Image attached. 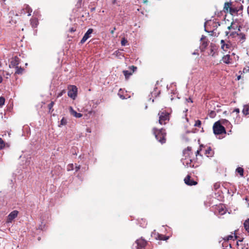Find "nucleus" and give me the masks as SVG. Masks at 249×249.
<instances>
[{"instance_id": "7", "label": "nucleus", "mask_w": 249, "mask_h": 249, "mask_svg": "<svg viewBox=\"0 0 249 249\" xmlns=\"http://www.w3.org/2000/svg\"><path fill=\"white\" fill-rule=\"evenodd\" d=\"M229 36L235 38L236 40L241 41L242 42H243L246 39L245 35L242 33L239 34L236 32H232L230 33Z\"/></svg>"}, {"instance_id": "41", "label": "nucleus", "mask_w": 249, "mask_h": 249, "mask_svg": "<svg viewBox=\"0 0 249 249\" xmlns=\"http://www.w3.org/2000/svg\"><path fill=\"white\" fill-rule=\"evenodd\" d=\"M239 111H239V109H238V108H235V109L233 111V112H236L237 113H239Z\"/></svg>"}, {"instance_id": "44", "label": "nucleus", "mask_w": 249, "mask_h": 249, "mask_svg": "<svg viewBox=\"0 0 249 249\" xmlns=\"http://www.w3.org/2000/svg\"><path fill=\"white\" fill-rule=\"evenodd\" d=\"M186 101H187V102H191V103H192V102H193V101H192V100H191V98H189V99H186Z\"/></svg>"}, {"instance_id": "34", "label": "nucleus", "mask_w": 249, "mask_h": 249, "mask_svg": "<svg viewBox=\"0 0 249 249\" xmlns=\"http://www.w3.org/2000/svg\"><path fill=\"white\" fill-rule=\"evenodd\" d=\"M54 105V102H51V103L48 105V108L49 109V110L51 111L52 107H53Z\"/></svg>"}, {"instance_id": "21", "label": "nucleus", "mask_w": 249, "mask_h": 249, "mask_svg": "<svg viewBox=\"0 0 249 249\" xmlns=\"http://www.w3.org/2000/svg\"><path fill=\"white\" fill-rule=\"evenodd\" d=\"M244 225L245 230L249 232V218L245 221Z\"/></svg>"}, {"instance_id": "49", "label": "nucleus", "mask_w": 249, "mask_h": 249, "mask_svg": "<svg viewBox=\"0 0 249 249\" xmlns=\"http://www.w3.org/2000/svg\"><path fill=\"white\" fill-rule=\"evenodd\" d=\"M69 166H70V168H71V169H72V166H73V165L71 164V165H70Z\"/></svg>"}, {"instance_id": "30", "label": "nucleus", "mask_w": 249, "mask_h": 249, "mask_svg": "<svg viewBox=\"0 0 249 249\" xmlns=\"http://www.w3.org/2000/svg\"><path fill=\"white\" fill-rule=\"evenodd\" d=\"M220 124H230L229 122L225 119H222L220 120Z\"/></svg>"}, {"instance_id": "40", "label": "nucleus", "mask_w": 249, "mask_h": 249, "mask_svg": "<svg viewBox=\"0 0 249 249\" xmlns=\"http://www.w3.org/2000/svg\"><path fill=\"white\" fill-rule=\"evenodd\" d=\"M76 5L77 6V7H80V6H81V0H79L78 1V2H77V5Z\"/></svg>"}, {"instance_id": "35", "label": "nucleus", "mask_w": 249, "mask_h": 249, "mask_svg": "<svg viewBox=\"0 0 249 249\" xmlns=\"http://www.w3.org/2000/svg\"><path fill=\"white\" fill-rule=\"evenodd\" d=\"M64 93H65V90H62L60 92H59L57 95V97H61Z\"/></svg>"}, {"instance_id": "15", "label": "nucleus", "mask_w": 249, "mask_h": 249, "mask_svg": "<svg viewBox=\"0 0 249 249\" xmlns=\"http://www.w3.org/2000/svg\"><path fill=\"white\" fill-rule=\"evenodd\" d=\"M222 61L226 64H229L231 63V58L229 54L224 55L222 58Z\"/></svg>"}, {"instance_id": "12", "label": "nucleus", "mask_w": 249, "mask_h": 249, "mask_svg": "<svg viewBox=\"0 0 249 249\" xmlns=\"http://www.w3.org/2000/svg\"><path fill=\"white\" fill-rule=\"evenodd\" d=\"M184 182L185 183L187 184V185H190V186H192V185H196L197 184V182L194 181V180H191L190 179V177L188 175L185 178H184Z\"/></svg>"}, {"instance_id": "29", "label": "nucleus", "mask_w": 249, "mask_h": 249, "mask_svg": "<svg viewBox=\"0 0 249 249\" xmlns=\"http://www.w3.org/2000/svg\"><path fill=\"white\" fill-rule=\"evenodd\" d=\"M5 146V144L3 140L0 138V149H2Z\"/></svg>"}, {"instance_id": "38", "label": "nucleus", "mask_w": 249, "mask_h": 249, "mask_svg": "<svg viewBox=\"0 0 249 249\" xmlns=\"http://www.w3.org/2000/svg\"><path fill=\"white\" fill-rule=\"evenodd\" d=\"M129 68L132 70L133 72H134L137 69V68L134 66L130 67Z\"/></svg>"}, {"instance_id": "26", "label": "nucleus", "mask_w": 249, "mask_h": 249, "mask_svg": "<svg viewBox=\"0 0 249 249\" xmlns=\"http://www.w3.org/2000/svg\"><path fill=\"white\" fill-rule=\"evenodd\" d=\"M211 151L212 149L210 147H209L207 150H206V155H207L208 157L212 156V154L211 153Z\"/></svg>"}, {"instance_id": "4", "label": "nucleus", "mask_w": 249, "mask_h": 249, "mask_svg": "<svg viewBox=\"0 0 249 249\" xmlns=\"http://www.w3.org/2000/svg\"><path fill=\"white\" fill-rule=\"evenodd\" d=\"M147 242L142 238L137 239L133 244L132 249H144Z\"/></svg>"}, {"instance_id": "45", "label": "nucleus", "mask_w": 249, "mask_h": 249, "mask_svg": "<svg viewBox=\"0 0 249 249\" xmlns=\"http://www.w3.org/2000/svg\"><path fill=\"white\" fill-rule=\"evenodd\" d=\"M118 95L120 96V98L122 99H124V97L123 96L120 94V93H118Z\"/></svg>"}, {"instance_id": "56", "label": "nucleus", "mask_w": 249, "mask_h": 249, "mask_svg": "<svg viewBox=\"0 0 249 249\" xmlns=\"http://www.w3.org/2000/svg\"><path fill=\"white\" fill-rule=\"evenodd\" d=\"M8 75H9V74L7 73V76H8Z\"/></svg>"}, {"instance_id": "11", "label": "nucleus", "mask_w": 249, "mask_h": 249, "mask_svg": "<svg viewBox=\"0 0 249 249\" xmlns=\"http://www.w3.org/2000/svg\"><path fill=\"white\" fill-rule=\"evenodd\" d=\"M93 32L92 29H89L85 33L82 39L81 40V43L83 44L86 41V40L90 37V35Z\"/></svg>"}, {"instance_id": "33", "label": "nucleus", "mask_w": 249, "mask_h": 249, "mask_svg": "<svg viewBox=\"0 0 249 249\" xmlns=\"http://www.w3.org/2000/svg\"><path fill=\"white\" fill-rule=\"evenodd\" d=\"M201 121L200 120H198L196 121L195 126H197V127H200L201 125Z\"/></svg>"}, {"instance_id": "16", "label": "nucleus", "mask_w": 249, "mask_h": 249, "mask_svg": "<svg viewBox=\"0 0 249 249\" xmlns=\"http://www.w3.org/2000/svg\"><path fill=\"white\" fill-rule=\"evenodd\" d=\"M242 112L245 115L249 114V105H245L244 106L243 109L242 110Z\"/></svg>"}, {"instance_id": "31", "label": "nucleus", "mask_w": 249, "mask_h": 249, "mask_svg": "<svg viewBox=\"0 0 249 249\" xmlns=\"http://www.w3.org/2000/svg\"><path fill=\"white\" fill-rule=\"evenodd\" d=\"M127 43V40L125 38H123L121 41V45L122 46H125Z\"/></svg>"}, {"instance_id": "9", "label": "nucleus", "mask_w": 249, "mask_h": 249, "mask_svg": "<svg viewBox=\"0 0 249 249\" xmlns=\"http://www.w3.org/2000/svg\"><path fill=\"white\" fill-rule=\"evenodd\" d=\"M19 63V59L18 57L15 56L14 57L12 58L10 60V64L9 65V67L10 68H16L18 66Z\"/></svg>"}, {"instance_id": "48", "label": "nucleus", "mask_w": 249, "mask_h": 249, "mask_svg": "<svg viewBox=\"0 0 249 249\" xmlns=\"http://www.w3.org/2000/svg\"><path fill=\"white\" fill-rule=\"evenodd\" d=\"M87 132L90 133L91 132L90 129L89 128L87 129Z\"/></svg>"}, {"instance_id": "55", "label": "nucleus", "mask_w": 249, "mask_h": 249, "mask_svg": "<svg viewBox=\"0 0 249 249\" xmlns=\"http://www.w3.org/2000/svg\"><path fill=\"white\" fill-rule=\"evenodd\" d=\"M68 170H71V169H70V168H68Z\"/></svg>"}, {"instance_id": "39", "label": "nucleus", "mask_w": 249, "mask_h": 249, "mask_svg": "<svg viewBox=\"0 0 249 249\" xmlns=\"http://www.w3.org/2000/svg\"><path fill=\"white\" fill-rule=\"evenodd\" d=\"M66 121L64 119H62L61 121V124L64 125L66 124Z\"/></svg>"}, {"instance_id": "6", "label": "nucleus", "mask_w": 249, "mask_h": 249, "mask_svg": "<svg viewBox=\"0 0 249 249\" xmlns=\"http://www.w3.org/2000/svg\"><path fill=\"white\" fill-rule=\"evenodd\" d=\"M159 123L160 124H165L169 120V114L164 111H160L159 113Z\"/></svg>"}, {"instance_id": "54", "label": "nucleus", "mask_w": 249, "mask_h": 249, "mask_svg": "<svg viewBox=\"0 0 249 249\" xmlns=\"http://www.w3.org/2000/svg\"><path fill=\"white\" fill-rule=\"evenodd\" d=\"M226 35L228 36L229 33L227 32H226Z\"/></svg>"}, {"instance_id": "8", "label": "nucleus", "mask_w": 249, "mask_h": 249, "mask_svg": "<svg viewBox=\"0 0 249 249\" xmlns=\"http://www.w3.org/2000/svg\"><path fill=\"white\" fill-rule=\"evenodd\" d=\"M68 96L74 99L77 96V89L76 86H70L69 88Z\"/></svg>"}, {"instance_id": "5", "label": "nucleus", "mask_w": 249, "mask_h": 249, "mask_svg": "<svg viewBox=\"0 0 249 249\" xmlns=\"http://www.w3.org/2000/svg\"><path fill=\"white\" fill-rule=\"evenodd\" d=\"M213 133L215 135H219L222 133H226V130L224 126L220 124V122H215L213 125Z\"/></svg>"}, {"instance_id": "17", "label": "nucleus", "mask_w": 249, "mask_h": 249, "mask_svg": "<svg viewBox=\"0 0 249 249\" xmlns=\"http://www.w3.org/2000/svg\"><path fill=\"white\" fill-rule=\"evenodd\" d=\"M218 211L219 214L220 215H223L226 213V210L223 206H218Z\"/></svg>"}, {"instance_id": "52", "label": "nucleus", "mask_w": 249, "mask_h": 249, "mask_svg": "<svg viewBox=\"0 0 249 249\" xmlns=\"http://www.w3.org/2000/svg\"><path fill=\"white\" fill-rule=\"evenodd\" d=\"M76 168H77L76 170L77 171L78 170L80 169V166H79L78 167H76Z\"/></svg>"}, {"instance_id": "3", "label": "nucleus", "mask_w": 249, "mask_h": 249, "mask_svg": "<svg viewBox=\"0 0 249 249\" xmlns=\"http://www.w3.org/2000/svg\"><path fill=\"white\" fill-rule=\"evenodd\" d=\"M220 47L223 53L230 52L232 49L231 44L227 40L221 39L220 40Z\"/></svg>"}, {"instance_id": "18", "label": "nucleus", "mask_w": 249, "mask_h": 249, "mask_svg": "<svg viewBox=\"0 0 249 249\" xmlns=\"http://www.w3.org/2000/svg\"><path fill=\"white\" fill-rule=\"evenodd\" d=\"M236 238V236L235 235H233L232 234L229 235L228 236H227L225 237L223 239L225 241H229L230 240H234V239Z\"/></svg>"}, {"instance_id": "13", "label": "nucleus", "mask_w": 249, "mask_h": 249, "mask_svg": "<svg viewBox=\"0 0 249 249\" xmlns=\"http://www.w3.org/2000/svg\"><path fill=\"white\" fill-rule=\"evenodd\" d=\"M70 112L71 114L75 117V118H81L82 116V114L80 113H77L76 111H75L72 107H70Z\"/></svg>"}, {"instance_id": "10", "label": "nucleus", "mask_w": 249, "mask_h": 249, "mask_svg": "<svg viewBox=\"0 0 249 249\" xmlns=\"http://www.w3.org/2000/svg\"><path fill=\"white\" fill-rule=\"evenodd\" d=\"M18 213V212L17 210H15L12 211L10 214L8 215L7 219V222L11 223L12 221L17 217Z\"/></svg>"}, {"instance_id": "27", "label": "nucleus", "mask_w": 249, "mask_h": 249, "mask_svg": "<svg viewBox=\"0 0 249 249\" xmlns=\"http://www.w3.org/2000/svg\"><path fill=\"white\" fill-rule=\"evenodd\" d=\"M159 237H160V239L161 240H167L169 238V236H166L162 235H160Z\"/></svg>"}, {"instance_id": "58", "label": "nucleus", "mask_w": 249, "mask_h": 249, "mask_svg": "<svg viewBox=\"0 0 249 249\" xmlns=\"http://www.w3.org/2000/svg\"><path fill=\"white\" fill-rule=\"evenodd\" d=\"M185 154H187V152L186 151H185Z\"/></svg>"}, {"instance_id": "24", "label": "nucleus", "mask_w": 249, "mask_h": 249, "mask_svg": "<svg viewBox=\"0 0 249 249\" xmlns=\"http://www.w3.org/2000/svg\"><path fill=\"white\" fill-rule=\"evenodd\" d=\"M24 10H26V11L27 12V13H28L27 16H30L31 15V13L32 12V10L28 6H26V8H25L24 11Z\"/></svg>"}, {"instance_id": "57", "label": "nucleus", "mask_w": 249, "mask_h": 249, "mask_svg": "<svg viewBox=\"0 0 249 249\" xmlns=\"http://www.w3.org/2000/svg\"><path fill=\"white\" fill-rule=\"evenodd\" d=\"M8 75H9V74L7 73V76H8Z\"/></svg>"}, {"instance_id": "37", "label": "nucleus", "mask_w": 249, "mask_h": 249, "mask_svg": "<svg viewBox=\"0 0 249 249\" xmlns=\"http://www.w3.org/2000/svg\"><path fill=\"white\" fill-rule=\"evenodd\" d=\"M114 54L115 55L117 56H119L121 55V53L119 51H116L114 53Z\"/></svg>"}, {"instance_id": "1", "label": "nucleus", "mask_w": 249, "mask_h": 249, "mask_svg": "<svg viewBox=\"0 0 249 249\" xmlns=\"http://www.w3.org/2000/svg\"><path fill=\"white\" fill-rule=\"evenodd\" d=\"M243 6L240 2H226L224 3V7L221 13L226 15L230 14L240 15L242 13Z\"/></svg>"}, {"instance_id": "51", "label": "nucleus", "mask_w": 249, "mask_h": 249, "mask_svg": "<svg viewBox=\"0 0 249 249\" xmlns=\"http://www.w3.org/2000/svg\"><path fill=\"white\" fill-rule=\"evenodd\" d=\"M143 1L144 3H147L148 2L147 0H143Z\"/></svg>"}, {"instance_id": "2", "label": "nucleus", "mask_w": 249, "mask_h": 249, "mask_svg": "<svg viewBox=\"0 0 249 249\" xmlns=\"http://www.w3.org/2000/svg\"><path fill=\"white\" fill-rule=\"evenodd\" d=\"M154 133L155 134V137L159 142H160L161 143H164L165 142V136L166 133L165 132L164 130L161 129H153Z\"/></svg>"}, {"instance_id": "20", "label": "nucleus", "mask_w": 249, "mask_h": 249, "mask_svg": "<svg viewBox=\"0 0 249 249\" xmlns=\"http://www.w3.org/2000/svg\"><path fill=\"white\" fill-rule=\"evenodd\" d=\"M206 37L204 36H202L200 40L202 41V45L204 47H206L207 46V42L205 41Z\"/></svg>"}, {"instance_id": "22", "label": "nucleus", "mask_w": 249, "mask_h": 249, "mask_svg": "<svg viewBox=\"0 0 249 249\" xmlns=\"http://www.w3.org/2000/svg\"><path fill=\"white\" fill-rule=\"evenodd\" d=\"M191 162H192L191 160H187V159H185V160H183V163L184 164H186L187 166H190V167L192 166V165H191Z\"/></svg>"}, {"instance_id": "32", "label": "nucleus", "mask_w": 249, "mask_h": 249, "mask_svg": "<svg viewBox=\"0 0 249 249\" xmlns=\"http://www.w3.org/2000/svg\"><path fill=\"white\" fill-rule=\"evenodd\" d=\"M212 23H213V22L211 21V20H208L205 22V31H206V26L208 25H209Z\"/></svg>"}, {"instance_id": "36", "label": "nucleus", "mask_w": 249, "mask_h": 249, "mask_svg": "<svg viewBox=\"0 0 249 249\" xmlns=\"http://www.w3.org/2000/svg\"><path fill=\"white\" fill-rule=\"evenodd\" d=\"M231 28L234 29V24L233 23V22H231V26L228 27V29L229 30L231 29Z\"/></svg>"}, {"instance_id": "19", "label": "nucleus", "mask_w": 249, "mask_h": 249, "mask_svg": "<svg viewBox=\"0 0 249 249\" xmlns=\"http://www.w3.org/2000/svg\"><path fill=\"white\" fill-rule=\"evenodd\" d=\"M16 71L15 72L16 74H22L24 71V69L22 68L21 67H19L18 66L16 67Z\"/></svg>"}, {"instance_id": "53", "label": "nucleus", "mask_w": 249, "mask_h": 249, "mask_svg": "<svg viewBox=\"0 0 249 249\" xmlns=\"http://www.w3.org/2000/svg\"><path fill=\"white\" fill-rule=\"evenodd\" d=\"M75 30L72 28L71 29V32H74Z\"/></svg>"}, {"instance_id": "14", "label": "nucleus", "mask_w": 249, "mask_h": 249, "mask_svg": "<svg viewBox=\"0 0 249 249\" xmlns=\"http://www.w3.org/2000/svg\"><path fill=\"white\" fill-rule=\"evenodd\" d=\"M31 24L32 27H36L37 26L38 21V19L36 17H33L30 19Z\"/></svg>"}, {"instance_id": "50", "label": "nucleus", "mask_w": 249, "mask_h": 249, "mask_svg": "<svg viewBox=\"0 0 249 249\" xmlns=\"http://www.w3.org/2000/svg\"><path fill=\"white\" fill-rule=\"evenodd\" d=\"M187 150H188V151H191V148H190V147H188V148H187Z\"/></svg>"}, {"instance_id": "47", "label": "nucleus", "mask_w": 249, "mask_h": 249, "mask_svg": "<svg viewBox=\"0 0 249 249\" xmlns=\"http://www.w3.org/2000/svg\"><path fill=\"white\" fill-rule=\"evenodd\" d=\"M199 152H200V150H197L196 152V156H197V155L199 154Z\"/></svg>"}, {"instance_id": "25", "label": "nucleus", "mask_w": 249, "mask_h": 249, "mask_svg": "<svg viewBox=\"0 0 249 249\" xmlns=\"http://www.w3.org/2000/svg\"><path fill=\"white\" fill-rule=\"evenodd\" d=\"M236 171L239 173V174L241 176H243V173H244V170L241 167H238L236 169Z\"/></svg>"}, {"instance_id": "42", "label": "nucleus", "mask_w": 249, "mask_h": 249, "mask_svg": "<svg viewBox=\"0 0 249 249\" xmlns=\"http://www.w3.org/2000/svg\"><path fill=\"white\" fill-rule=\"evenodd\" d=\"M112 3L113 4H117V0H113Z\"/></svg>"}, {"instance_id": "46", "label": "nucleus", "mask_w": 249, "mask_h": 249, "mask_svg": "<svg viewBox=\"0 0 249 249\" xmlns=\"http://www.w3.org/2000/svg\"><path fill=\"white\" fill-rule=\"evenodd\" d=\"M115 30H116V29H115V28H114L113 29V30H111V31L110 33H111V34H113V33H114V31H115Z\"/></svg>"}, {"instance_id": "28", "label": "nucleus", "mask_w": 249, "mask_h": 249, "mask_svg": "<svg viewBox=\"0 0 249 249\" xmlns=\"http://www.w3.org/2000/svg\"><path fill=\"white\" fill-rule=\"evenodd\" d=\"M5 102V99L3 97H0V107H1L4 104Z\"/></svg>"}, {"instance_id": "23", "label": "nucleus", "mask_w": 249, "mask_h": 249, "mask_svg": "<svg viewBox=\"0 0 249 249\" xmlns=\"http://www.w3.org/2000/svg\"><path fill=\"white\" fill-rule=\"evenodd\" d=\"M123 73L126 79H128L129 76L132 74V72H129L128 71H124Z\"/></svg>"}, {"instance_id": "43", "label": "nucleus", "mask_w": 249, "mask_h": 249, "mask_svg": "<svg viewBox=\"0 0 249 249\" xmlns=\"http://www.w3.org/2000/svg\"><path fill=\"white\" fill-rule=\"evenodd\" d=\"M2 80H3V78H2V76H1L0 75V83H1L2 82Z\"/></svg>"}]
</instances>
